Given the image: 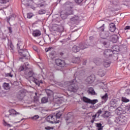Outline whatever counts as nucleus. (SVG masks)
Masks as SVG:
<instances>
[{"instance_id":"f257e3e1","label":"nucleus","mask_w":130,"mask_h":130,"mask_svg":"<svg viewBox=\"0 0 130 130\" xmlns=\"http://www.w3.org/2000/svg\"><path fill=\"white\" fill-rule=\"evenodd\" d=\"M30 65L29 64V63L25 62L23 65H21L20 67L19 71L20 72H22V71H24V74L26 76V79H28L29 80H30V81H32L37 85V86H40V84H43V81L42 80H40L39 78L37 79L36 78V76L37 75H36L33 73V71H32V69L30 68L29 67Z\"/></svg>"},{"instance_id":"f03ea898","label":"nucleus","mask_w":130,"mask_h":130,"mask_svg":"<svg viewBox=\"0 0 130 130\" xmlns=\"http://www.w3.org/2000/svg\"><path fill=\"white\" fill-rule=\"evenodd\" d=\"M64 6L67 7V9L66 10L62 11L60 13V17L63 19H67L68 16H70L71 15H73L74 13L73 12V7L71 6H73V3L72 2H67L64 4Z\"/></svg>"},{"instance_id":"7ed1b4c3","label":"nucleus","mask_w":130,"mask_h":130,"mask_svg":"<svg viewBox=\"0 0 130 130\" xmlns=\"http://www.w3.org/2000/svg\"><path fill=\"white\" fill-rule=\"evenodd\" d=\"M64 85L66 87H68V91H70V92L76 93V92L79 90V86H78V84H77L76 80H74L72 82H66Z\"/></svg>"},{"instance_id":"20e7f679","label":"nucleus","mask_w":130,"mask_h":130,"mask_svg":"<svg viewBox=\"0 0 130 130\" xmlns=\"http://www.w3.org/2000/svg\"><path fill=\"white\" fill-rule=\"evenodd\" d=\"M88 45L85 43H80L79 46H77L76 45L74 46L72 48V51L73 52H78L80 50L85 49V48H88Z\"/></svg>"},{"instance_id":"39448f33","label":"nucleus","mask_w":130,"mask_h":130,"mask_svg":"<svg viewBox=\"0 0 130 130\" xmlns=\"http://www.w3.org/2000/svg\"><path fill=\"white\" fill-rule=\"evenodd\" d=\"M18 53L23 57H24L25 59H30V54L28 52L27 49H18Z\"/></svg>"},{"instance_id":"423d86ee","label":"nucleus","mask_w":130,"mask_h":130,"mask_svg":"<svg viewBox=\"0 0 130 130\" xmlns=\"http://www.w3.org/2000/svg\"><path fill=\"white\" fill-rule=\"evenodd\" d=\"M110 104L111 107H114V108H120L119 107L121 105V101L119 99L112 100L110 102Z\"/></svg>"},{"instance_id":"0eeeda50","label":"nucleus","mask_w":130,"mask_h":130,"mask_svg":"<svg viewBox=\"0 0 130 130\" xmlns=\"http://www.w3.org/2000/svg\"><path fill=\"white\" fill-rule=\"evenodd\" d=\"M82 100L83 102H85V103H88L89 104H92L93 105H94V104H96V103L98 102V100L97 99L91 100L87 98L86 96H83Z\"/></svg>"},{"instance_id":"6e6552de","label":"nucleus","mask_w":130,"mask_h":130,"mask_svg":"<svg viewBox=\"0 0 130 130\" xmlns=\"http://www.w3.org/2000/svg\"><path fill=\"white\" fill-rule=\"evenodd\" d=\"M47 121L50 123H54V122H56V117L53 114H51L47 117Z\"/></svg>"},{"instance_id":"1a4fd4ad","label":"nucleus","mask_w":130,"mask_h":130,"mask_svg":"<svg viewBox=\"0 0 130 130\" xmlns=\"http://www.w3.org/2000/svg\"><path fill=\"white\" fill-rule=\"evenodd\" d=\"M79 21H81V18L78 15H74L72 18H70V23L71 24H76Z\"/></svg>"},{"instance_id":"9d476101","label":"nucleus","mask_w":130,"mask_h":130,"mask_svg":"<svg viewBox=\"0 0 130 130\" xmlns=\"http://www.w3.org/2000/svg\"><path fill=\"white\" fill-rule=\"evenodd\" d=\"M66 120L67 123L73 122V121L74 120V116L73 115V114L69 113L67 114V117L66 118Z\"/></svg>"},{"instance_id":"9b49d317","label":"nucleus","mask_w":130,"mask_h":130,"mask_svg":"<svg viewBox=\"0 0 130 130\" xmlns=\"http://www.w3.org/2000/svg\"><path fill=\"white\" fill-rule=\"evenodd\" d=\"M55 63L58 67L63 68L66 64V62H64V60H61L60 59H56L55 60Z\"/></svg>"},{"instance_id":"f8f14e48","label":"nucleus","mask_w":130,"mask_h":130,"mask_svg":"<svg viewBox=\"0 0 130 130\" xmlns=\"http://www.w3.org/2000/svg\"><path fill=\"white\" fill-rule=\"evenodd\" d=\"M99 41H100L101 43H102V44H103L104 46H106V47L109 46V41L106 38H102L99 40Z\"/></svg>"},{"instance_id":"ddd939ff","label":"nucleus","mask_w":130,"mask_h":130,"mask_svg":"<svg viewBox=\"0 0 130 130\" xmlns=\"http://www.w3.org/2000/svg\"><path fill=\"white\" fill-rule=\"evenodd\" d=\"M113 52L111 50L107 49L105 50L104 52V55L106 57H109L112 56Z\"/></svg>"},{"instance_id":"4468645a","label":"nucleus","mask_w":130,"mask_h":130,"mask_svg":"<svg viewBox=\"0 0 130 130\" xmlns=\"http://www.w3.org/2000/svg\"><path fill=\"white\" fill-rule=\"evenodd\" d=\"M95 80V76L93 75H91L87 78L86 79V82L88 84H92L94 80Z\"/></svg>"},{"instance_id":"2eb2a0df","label":"nucleus","mask_w":130,"mask_h":130,"mask_svg":"<svg viewBox=\"0 0 130 130\" xmlns=\"http://www.w3.org/2000/svg\"><path fill=\"white\" fill-rule=\"evenodd\" d=\"M41 35V32L39 30H35L32 31V36L34 37H38Z\"/></svg>"},{"instance_id":"dca6fc26","label":"nucleus","mask_w":130,"mask_h":130,"mask_svg":"<svg viewBox=\"0 0 130 130\" xmlns=\"http://www.w3.org/2000/svg\"><path fill=\"white\" fill-rule=\"evenodd\" d=\"M116 29V27L115 26V24L113 23H111L109 24V30L111 32H114L115 29Z\"/></svg>"},{"instance_id":"f3484780","label":"nucleus","mask_w":130,"mask_h":130,"mask_svg":"<svg viewBox=\"0 0 130 130\" xmlns=\"http://www.w3.org/2000/svg\"><path fill=\"white\" fill-rule=\"evenodd\" d=\"M9 115H18L20 114V113L16 111L14 109H11L9 110Z\"/></svg>"},{"instance_id":"a211bd4d","label":"nucleus","mask_w":130,"mask_h":130,"mask_svg":"<svg viewBox=\"0 0 130 130\" xmlns=\"http://www.w3.org/2000/svg\"><path fill=\"white\" fill-rule=\"evenodd\" d=\"M108 100V94L107 93H105L104 95L102 96V103H106Z\"/></svg>"},{"instance_id":"6ab92c4d","label":"nucleus","mask_w":130,"mask_h":130,"mask_svg":"<svg viewBox=\"0 0 130 130\" xmlns=\"http://www.w3.org/2000/svg\"><path fill=\"white\" fill-rule=\"evenodd\" d=\"M98 75L100 77H104L105 76V70L104 69H100L98 72Z\"/></svg>"},{"instance_id":"aec40b11","label":"nucleus","mask_w":130,"mask_h":130,"mask_svg":"<svg viewBox=\"0 0 130 130\" xmlns=\"http://www.w3.org/2000/svg\"><path fill=\"white\" fill-rule=\"evenodd\" d=\"M87 93H88L89 95H96V92L93 87H89L87 90Z\"/></svg>"},{"instance_id":"412c9836","label":"nucleus","mask_w":130,"mask_h":130,"mask_svg":"<svg viewBox=\"0 0 130 130\" xmlns=\"http://www.w3.org/2000/svg\"><path fill=\"white\" fill-rule=\"evenodd\" d=\"M40 4H38V7H45V6L47 5V2L44 0H41L40 1Z\"/></svg>"},{"instance_id":"4be33fe9","label":"nucleus","mask_w":130,"mask_h":130,"mask_svg":"<svg viewBox=\"0 0 130 130\" xmlns=\"http://www.w3.org/2000/svg\"><path fill=\"white\" fill-rule=\"evenodd\" d=\"M111 62L110 61L108 60H104L103 62V65L105 68H108L110 67Z\"/></svg>"},{"instance_id":"5701e85b","label":"nucleus","mask_w":130,"mask_h":130,"mask_svg":"<svg viewBox=\"0 0 130 130\" xmlns=\"http://www.w3.org/2000/svg\"><path fill=\"white\" fill-rule=\"evenodd\" d=\"M93 62H94L96 66H99L100 64H101V59L99 58H94Z\"/></svg>"},{"instance_id":"b1692460","label":"nucleus","mask_w":130,"mask_h":130,"mask_svg":"<svg viewBox=\"0 0 130 130\" xmlns=\"http://www.w3.org/2000/svg\"><path fill=\"white\" fill-rule=\"evenodd\" d=\"M103 117L104 118H108L110 116V113L108 111H105V113L102 115Z\"/></svg>"},{"instance_id":"393cba45","label":"nucleus","mask_w":130,"mask_h":130,"mask_svg":"<svg viewBox=\"0 0 130 130\" xmlns=\"http://www.w3.org/2000/svg\"><path fill=\"white\" fill-rule=\"evenodd\" d=\"M115 122L116 123H118V124H121V123H122V119H121V117H118L116 118Z\"/></svg>"},{"instance_id":"a878e982","label":"nucleus","mask_w":130,"mask_h":130,"mask_svg":"<svg viewBox=\"0 0 130 130\" xmlns=\"http://www.w3.org/2000/svg\"><path fill=\"white\" fill-rule=\"evenodd\" d=\"M17 46L18 49H22L21 48H23V46H24V45H23V42L19 41L17 44Z\"/></svg>"},{"instance_id":"bb28decb","label":"nucleus","mask_w":130,"mask_h":130,"mask_svg":"<svg viewBox=\"0 0 130 130\" xmlns=\"http://www.w3.org/2000/svg\"><path fill=\"white\" fill-rule=\"evenodd\" d=\"M56 56V52L54 51H51L49 54V57L51 58V59H53Z\"/></svg>"},{"instance_id":"cd10ccee","label":"nucleus","mask_w":130,"mask_h":130,"mask_svg":"<svg viewBox=\"0 0 130 130\" xmlns=\"http://www.w3.org/2000/svg\"><path fill=\"white\" fill-rule=\"evenodd\" d=\"M114 12H115V9L113 8H109L108 9V14H109V15H112Z\"/></svg>"},{"instance_id":"c85d7f7f","label":"nucleus","mask_w":130,"mask_h":130,"mask_svg":"<svg viewBox=\"0 0 130 130\" xmlns=\"http://www.w3.org/2000/svg\"><path fill=\"white\" fill-rule=\"evenodd\" d=\"M8 44H9V46L11 48V49H12V50H14V48H15V47H14V45H13V43H12V41L9 40L8 42Z\"/></svg>"},{"instance_id":"c756f323","label":"nucleus","mask_w":130,"mask_h":130,"mask_svg":"<svg viewBox=\"0 0 130 130\" xmlns=\"http://www.w3.org/2000/svg\"><path fill=\"white\" fill-rule=\"evenodd\" d=\"M54 116L56 117V121L57 120V119L60 118V116H61V113H57L56 114H53Z\"/></svg>"},{"instance_id":"7c9ffc66","label":"nucleus","mask_w":130,"mask_h":130,"mask_svg":"<svg viewBox=\"0 0 130 130\" xmlns=\"http://www.w3.org/2000/svg\"><path fill=\"white\" fill-rule=\"evenodd\" d=\"M42 103H47L48 102V98L46 97H43L42 99Z\"/></svg>"},{"instance_id":"2f4dec72","label":"nucleus","mask_w":130,"mask_h":130,"mask_svg":"<svg viewBox=\"0 0 130 130\" xmlns=\"http://www.w3.org/2000/svg\"><path fill=\"white\" fill-rule=\"evenodd\" d=\"M46 92L48 96H50L51 95H52V94H53V92H52V90H51L46 89Z\"/></svg>"},{"instance_id":"473e14b6","label":"nucleus","mask_w":130,"mask_h":130,"mask_svg":"<svg viewBox=\"0 0 130 130\" xmlns=\"http://www.w3.org/2000/svg\"><path fill=\"white\" fill-rule=\"evenodd\" d=\"M39 15H43L46 13V11L44 9H41L38 12Z\"/></svg>"},{"instance_id":"72a5a7b5","label":"nucleus","mask_w":130,"mask_h":130,"mask_svg":"<svg viewBox=\"0 0 130 130\" xmlns=\"http://www.w3.org/2000/svg\"><path fill=\"white\" fill-rule=\"evenodd\" d=\"M96 126L98 127V130H102L103 127H102V123H96Z\"/></svg>"},{"instance_id":"f704fd0d","label":"nucleus","mask_w":130,"mask_h":130,"mask_svg":"<svg viewBox=\"0 0 130 130\" xmlns=\"http://www.w3.org/2000/svg\"><path fill=\"white\" fill-rule=\"evenodd\" d=\"M4 88L5 90H9V89H10V86H9V83H4Z\"/></svg>"},{"instance_id":"c9c22d12","label":"nucleus","mask_w":130,"mask_h":130,"mask_svg":"<svg viewBox=\"0 0 130 130\" xmlns=\"http://www.w3.org/2000/svg\"><path fill=\"white\" fill-rule=\"evenodd\" d=\"M97 117V116H96V115H93L92 116V118H91V120L90 121V122L91 123H94V121H95L96 120H95V118H96Z\"/></svg>"},{"instance_id":"e433bc0d","label":"nucleus","mask_w":130,"mask_h":130,"mask_svg":"<svg viewBox=\"0 0 130 130\" xmlns=\"http://www.w3.org/2000/svg\"><path fill=\"white\" fill-rule=\"evenodd\" d=\"M121 100L122 101V102H129V100L126 99V98L125 97H122Z\"/></svg>"},{"instance_id":"4c0bfd02","label":"nucleus","mask_w":130,"mask_h":130,"mask_svg":"<svg viewBox=\"0 0 130 130\" xmlns=\"http://www.w3.org/2000/svg\"><path fill=\"white\" fill-rule=\"evenodd\" d=\"M101 113H102V110H101V109H100L98 111V112H96V113L95 115L97 116V117H99V116H100V114H101Z\"/></svg>"},{"instance_id":"58836bf2","label":"nucleus","mask_w":130,"mask_h":130,"mask_svg":"<svg viewBox=\"0 0 130 130\" xmlns=\"http://www.w3.org/2000/svg\"><path fill=\"white\" fill-rule=\"evenodd\" d=\"M3 124L5 126H9V127H11V126H12V125L8 123L7 122H6V121H5V120H3Z\"/></svg>"},{"instance_id":"ea45409f","label":"nucleus","mask_w":130,"mask_h":130,"mask_svg":"<svg viewBox=\"0 0 130 130\" xmlns=\"http://www.w3.org/2000/svg\"><path fill=\"white\" fill-rule=\"evenodd\" d=\"M119 48L118 46H114L113 47V51H118Z\"/></svg>"},{"instance_id":"a19ab883","label":"nucleus","mask_w":130,"mask_h":130,"mask_svg":"<svg viewBox=\"0 0 130 130\" xmlns=\"http://www.w3.org/2000/svg\"><path fill=\"white\" fill-rule=\"evenodd\" d=\"M33 120H37L39 118V116L38 115H36L31 117Z\"/></svg>"},{"instance_id":"79ce46f5","label":"nucleus","mask_w":130,"mask_h":130,"mask_svg":"<svg viewBox=\"0 0 130 130\" xmlns=\"http://www.w3.org/2000/svg\"><path fill=\"white\" fill-rule=\"evenodd\" d=\"M6 77H10V78H13V75L12 74V72H10L9 73H6L5 74Z\"/></svg>"},{"instance_id":"37998d69","label":"nucleus","mask_w":130,"mask_h":130,"mask_svg":"<svg viewBox=\"0 0 130 130\" xmlns=\"http://www.w3.org/2000/svg\"><path fill=\"white\" fill-rule=\"evenodd\" d=\"M10 0H0L1 4H7V3H9Z\"/></svg>"},{"instance_id":"c03bdc74","label":"nucleus","mask_w":130,"mask_h":130,"mask_svg":"<svg viewBox=\"0 0 130 130\" xmlns=\"http://www.w3.org/2000/svg\"><path fill=\"white\" fill-rule=\"evenodd\" d=\"M27 16L28 19H31V18H32V17H33V14H32V13H28L27 14Z\"/></svg>"},{"instance_id":"a18cd8bd","label":"nucleus","mask_w":130,"mask_h":130,"mask_svg":"<svg viewBox=\"0 0 130 130\" xmlns=\"http://www.w3.org/2000/svg\"><path fill=\"white\" fill-rule=\"evenodd\" d=\"M67 39H64L61 41H59V42L60 43H62V44H64V43H66V42H67Z\"/></svg>"},{"instance_id":"49530a36","label":"nucleus","mask_w":130,"mask_h":130,"mask_svg":"<svg viewBox=\"0 0 130 130\" xmlns=\"http://www.w3.org/2000/svg\"><path fill=\"white\" fill-rule=\"evenodd\" d=\"M45 129H46V130L53 129V127H52L50 126H47L45 127Z\"/></svg>"},{"instance_id":"de8ad7c7","label":"nucleus","mask_w":130,"mask_h":130,"mask_svg":"<svg viewBox=\"0 0 130 130\" xmlns=\"http://www.w3.org/2000/svg\"><path fill=\"white\" fill-rule=\"evenodd\" d=\"M75 2L76 4H81L83 0H75Z\"/></svg>"},{"instance_id":"09e8293b","label":"nucleus","mask_w":130,"mask_h":130,"mask_svg":"<svg viewBox=\"0 0 130 130\" xmlns=\"http://www.w3.org/2000/svg\"><path fill=\"white\" fill-rule=\"evenodd\" d=\"M51 48H52V47H50L48 48H46V49H45L46 52H48V51H49V50H50V49H51Z\"/></svg>"},{"instance_id":"8fccbe9b","label":"nucleus","mask_w":130,"mask_h":130,"mask_svg":"<svg viewBox=\"0 0 130 130\" xmlns=\"http://www.w3.org/2000/svg\"><path fill=\"white\" fill-rule=\"evenodd\" d=\"M130 29V26H126L124 28V30H129Z\"/></svg>"},{"instance_id":"3c124183","label":"nucleus","mask_w":130,"mask_h":130,"mask_svg":"<svg viewBox=\"0 0 130 130\" xmlns=\"http://www.w3.org/2000/svg\"><path fill=\"white\" fill-rule=\"evenodd\" d=\"M8 30H9V33L13 32V31L12 30V27H8Z\"/></svg>"},{"instance_id":"603ef678","label":"nucleus","mask_w":130,"mask_h":130,"mask_svg":"<svg viewBox=\"0 0 130 130\" xmlns=\"http://www.w3.org/2000/svg\"><path fill=\"white\" fill-rule=\"evenodd\" d=\"M100 29H102V31H104V24L100 27Z\"/></svg>"},{"instance_id":"864d4df0","label":"nucleus","mask_w":130,"mask_h":130,"mask_svg":"<svg viewBox=\"0 0 130 130\" xmlns=\"http://www.w3.org/2000/svg\"><path fill=\"white\" fill-rule=\"evenodd\" d=\"M76 63H79V62H80V58H76Z\"/></svg>"},{"instance_id":"5fc2aeb1","label":"nucleus","mask_w":130,"mask_h":130,"mask_svg":"<svg viewBox=\"0 0 130 130\" xmlns=\"http://www.w3.org/2000/svg\"><path fill=\"white\" fill-rule=\"evenodd\" d=\"M19 95L20 96V97H22L23 96V93H22L21 92H19Z\"/></svg>"},{"instance_id":"6e6d98bb","label":"nucleus","mask_w":130,"mask_h":130,"mask_svg":"<svg viewBox=\"0 0 130 130\" xmlns=\"http://www.w3.org/2000/svg\"><path fill=\"white\" fill-rule=\"evenodd\" d=\"M130 89H127L126 91V93L128 95L130 94V92H129Z\"/></svg>"},{"instance_id":"4d7b16f0","label":"nucleus","mask_w":130,"mask_h":130,"mask_svg":"<svg viewBox=\"0 0 130 130\" xmlns=\"http://www.w3.org/2000/svg\"><path fill=\"white\" fill-rule=\"evenodd\" d=\"M32 48L35 51L37 50V47H36V46H34Z\"/></svg>"},{"instance_id":"13d9d810","label":"nucleus","mask_w":130,"mask_h":130,"mask_svg":"<svg viewBox=\"0 0 130 130\" xmlns=\"http://www.w3.org/2000/svg\"><path fill=\"white\" fill-rule=\"evenodd\" d=\"M12 19V16L9 17V18L8 19V21H10Z\"/></svg>"},{"instance_id":"bf43d9fd","label":"nucleus","mask_w":130,"mask_h":130,"mask_svg":"<svg viewBox=\"0 0 130 130\" xmlns=\"http://www.w3.org/2000/svg\"><path fill=\"white\" fill-rule=\"evenodd\" d=\"M91 39H93V37H89V40H91Z\"/></svg>"},{"instance_id":"052dcab7","label":"nucleus","mask_w":130,"mask_h":130,"mask_svg":"<svg viewBox=\"0 0 130 130\" xmlns=\"http://www.w3.org/2000/svg\"><path fill=\"white\" fill-rule=\"evenodd\" d=\"M128 69H129V70H130V63L128 66Z\"/></svg>"},{"instance_id":"680f3d73","label":"nucleus","mask_w":130,"mask_h":130,"mask_svg":"<svg viewBox=\"0 0 130 130\" xmlns=\"http://www.w3.org/2000/svg\"><path fill=\"white\" fill-rule=\"evenodd\" d=\"M128 110H130V105L128 106Z\"/></svg>"},{"instance_id":"e2e57ef3","label":"nucleus","mask_w":130,"mask_h":130,"mask_svg":"<svg viewBox=\"0 0 130 130\" xmlns=\"http://www.w3.org/2000/svg\"><path fill=\"white\" fill-rule=\"evenodd\" d=\"M21 121H18V122H15V123H18L19 122H20Z\"/></svg>"},{"instance_id":"0e129e2a","label":"nucleus","mask_w":130,"mask_h":130,"mask_svg":"<svg viewBox=\"0 0 130 130\" xmlns=\"http://www.w3.org/2000/svg\"><path fill=\"white\" fill-rule=\"evenodd\" d=\"M60 55H63V53H60Z\"/></svg>"},{"instance_id":"69168bd1","label":"nucleus","mask_w":130,"mask_h":130,"mask_svg":"<svg viewBox=\"0 0 130 130\" xmlns=\"http://www.w3.org/2000/svg\"><path fill=\"white\" fill-rule=\"evenodd\" d=\"M23 119H22L20 120V121H22V120H23Z\"/></svg>"},{"instance_id":"338daca9","label":"nucleus","mask_w":130,"mask_h":130,"mask_svg":"<svg viewBox=\"0 0 130 130\" xmlns=\"http://www.w3.org/2000/svg\"><path fill=\"white\" fill-rule=\"evenodd\" d=\"M90 108H92V106H90Z\"/></svg>"},{"instance_id":"774afa93","label":"nucleus","mask_w":130,"mask_h":130,"mask_svg":"<svg viewBox=\"0 0 130 130\" xmlns=\"http://www.w3.org/2000/svg\"><path fill=\"white\" fill-rule=\"evenodd\" d=\"M36 95H37V93H36Z\"/></svg>"}]
</instances>
